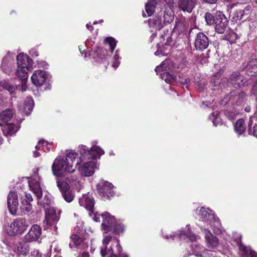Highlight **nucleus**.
<instances>
[{"label": "nucleus", "mask_w": 257, "mask_h": 257, "mask_svg": "<svg viewBox=\"0 0 257 257\" xmlns=\"http://www.w3.org/2000/svg\"><path fill=\"white\" fill-rule=\"evenodd\" d=\"M156 4L157 3L155 0H151L146 4V13L144 12L143 13V16L144 17H149L154 13Z\"/></svg>", "instance_id": "obj_28"}, {"label": "nucleus", "mask_w": 257, "mask_h": 257, "mask_svg": "<svg viewBox=\"0 0 257 257\" xmlns=\"http://www.w3.org/2000/svg\"><path fill=\"white\" fill-rule=\"evenodd\" d=\"M70 239L71 242L69 243V246L71 248L75 246L80 249H84L88 247L83 238L80 237L77 234H72L70 236Z\"/></svg>", "instance_id": "obj_19"}, {"label": "nucleus", "mask_w": 257, "mask_h": 257, "mask_svg": "<svg viewBox=\"0 0 257 257\" xmlns=\"http://www.w3.org/2000/svg\"><path fill=\"white\" fill-rule=\"evenodd\" d=\"M119 57L117 54H115L114 56V61L113 62L112 66L113 68L116 69L119 66L120 62L119 61Z\"/></svg>", "instance_id": "obj_49"}, {"label": "nucleus", "mask_w": 257, "mask_h": 257, "mask_svg": "<svg viewBox=\"0 0 257 257\" xmlns=\"http://www.w3.org/2000/svg\"><path fill=\"white\" fill-rule=\"evenodd\" d=\"M219 77V73H216L212 77L211 80V82L212 84H214V86H217L218 84L219 88L220 89L224 88L227 85L228 79L227 78H222L219 83H218L217 80L218 78Z\"/></svg>", "instance_id": "obj_31"}, {"label": "nucleus", "mask_w": 257, "mask_h": 257, "mask_svg": "<svg viewBox=\"0 0 257 257\" xmlns=\"http://www.w3.org/2000/svg\"><path fill=\"white\" fill-rule=\"evenodd\" d=\"M189 28V24L184 20H180L176 22L174 31H178L179 34L184 33L187 31Z\"/></svg>", "instance_id": "obj_32"}, {"label": "nucleus", "mask_w": 257, "mask_h": 257, "mask_svg": "<svg viewBox=\"0 0 257 257\" xmlns=\"http://www.w3.org/2000/svg\"><path fill=\"white\" fill-rule=\"evenodd\" d=\"M167 4L171 5L174 3V0H164Z\"/></svg>", "instance_id": "obj_63"}, {"label": "nucleus", "mask_w": 257, "mask_h": 257, "mask_svg": "<svg viewBox=\"0 0 257 257\" xmlns=\"http://www.w3.org/2000/svg\"><path fill=\"white\" fill-rule=\"evenodd\" d=\"M197 0H179L178 8L180 10L188 13H191L195 7Z\"/></svg>", "instance_id": "obj_20"}, {"label": "nucleus", "mask_w": 257, "mask_h": 257, "mask_svg": "<svg viewBox=\"0 0 257 257\" xmlns=\"http://www.w3.org/2000/svg\"><path fill=\"white\" fill-rule=\"evenodd\" d=\"M216 252L211 250L204 249L202 253H199L197 252L195 256L197 257H215Z\"/></svg>", "instance_id": "obj_42"}, {"label": "nucleus", "mask_w": 257, "mask_h": 257, "mask_svg": "<svg viewBox=\"0 0 257 257\" xmlns=\"http://www.w3.org/2000/svg\"><path fill=\"white\" fill-rule=\"evenodd\" d=\"M28 223L26 219L23 218H19L14 221L9 229L8 234L12 236L22 233L28 227Z\"/></svg>", "instance_id": "obj_4"}, {"label": "nucleus", "mask_w": 257, "mask_h": 257, "mask_svg": "<svg viewBox=\"0 0 257 257\" xmlns=\"http://www.w3.org/2000/svg\"><path fill=\"white\" fill-rule=\"evenodd\" d=\"M251 7L249 5L246 6L243 10L245 11V14H248L251 11Z\"/></svg>", "instance_id": "obj_55"}, {"label": "nucleus", "mask_w": 257, "mask_h": 257, "mask_svg": "<svg viewBox=\"0 0 257 257\" xmlns=\"http://www.w3.org/2000/svg\"><path fill=\"white\" fill-rule=\"evenodd\" d=\"M34 105V101L32 97H28L26 98L24 103V112L27 115L29 114L32 110Z\"/></svg>", "instance_id": "obj_34"}, {"label": "nucleus", "mask_w": 257, "mask_h": 257, "mask_svg": "<svg viewBox=\"0 0 257 257\" xmlns=\"http://www.w3.org/2000/svg\"><path fill=\"white\" fill-rule=\"evenodd\" d=\"M228 20L225 16L222 13L219 19L216 21L214 25L215 30L218 34H223L228 25Z\"/></svg>", "instance_id": "obj_22"}, {"label": "nucleus", "mask_w": 257, "mask_h": 257, "mask_svg": "<svg viewBox=\"0 0 257 257\" xmlns=\"http://www.w3.org/2000/svg\"><path fill=\"white\" fill-rule=\"evenodd\" d=\"M33 156L35 158L38 157L40 156V153L37 151H35L33 153Z\"/></svg>", "instance_id": "obj_61"}, {"label": "nucleus", "mask_w": 257, "mask_h": 257, "mask_svg": "<svg viewBox=\"0 0 257 257\" xmlns=\"http://www.w3.org/2000/svg\"><path fill=\"white\" fill-rule=\"evenodd\" d=\"M2 69L3 72L6 74H9L12 71L13 66L11 64H9L8 56L4 57L2 59Z\"/></svg>", "instance_id": "obj_37"}, {"label": "nucleus", "mask_w": 257, "mask_h": 257, "mask_svg": "<svg viewBox=\"0 0 257 257\" xmlns=\"http://www.w3.org/2000/svg\"><path fill=\"white\" fill-rule=\"evenodd\" d=\"M116 247L117 248V249H118V251L119 252H121V250H122V248H121V247L120 246L118 241L116 240Z\"/></svg>", "instance_id": "obj_57"}, {"label": "nucleus", "mask_w": 257, "mask_h": 257, "mask_svg": "<svg viewBox=\"0 0 257 257\" xmlns=\"http://www.w3.org/2000/svg\"><path fill=\"white\" fill-rule=\"evenodd\" d=\"M124 229V226L121 223H117L116 222L112 228L111 231H113L116 234H119Z\"/></svg>", "instance_id": "obj_47"}, {"label": "nucleus", "mask_w": 257, "mask_h": 257, "mask_svg": "<svg viewBox=\"0 0 257 257\" xmlns=\"http://www.w3.org/2000/svg\"><path fill=\"white\" fill-rule=\"evenodd\" d=\"M29 257H42V254L37 249H34L31 252Z\"/></svg>", "instance_id": "obj_51"}, {"label": "nucleus", "mask_w": 257, "mask_h": 257, "mask_svg": "<svg viewBox=\"0 0 257 257\" xmlns=\"http://www.w3.org/2000/svg\"><path fill=\"white\" fill-rule=\"evenodd\" d=\"M108 255V257H116V255L113 254L112 247L110 246V248L106 250V255Z\"/></svg>", "instance_id": "obj_53"}, {"label": "nucleus", "mask_w": 257, "mask_h": 257, "mask_svg": "<svg viewBox=\"0 0 257 257\" xmlns=\"http://www.w3.org/2000/svg\"><path fill=\"white\" fill-rule=\"evenodd\" d=\"M113 186L108 182H102L99 184L98 192L99 195L104 199H108L114 195L112 190Z\"/></svg>", "instance_id": "obj_15"}, {"label": "nucleus", "mask_w": 257, "mask_h": 257, "mask_svg": "<svg viewBox=\"0 0 257 257\" xmlns=\"http://www.w3.org/2000/svg\"><path fill=\"white\" fill-rule=\"evenodd\" d=\"M46 78V72L41 70L35 71L31 76L32 83L37 86L43 85L45 83Z\"/></svg>", "instance_id": "obj_18"}, {"label": "nucleus", "mask_w": 257, "mask_h": 257, "mask_svg": "<svg viewBox=\"0 0 257 257\" xmlns=\"http://www.w3.org/2000/svg\"><path fill=\"white\" fill-rule=\"evenodd\" d=\"M239 111L238 110L234 109V110L229 111L228 110H225L224 111V115L230 120H234L237 114H238Z\"/></svg>", "instance_id": "obj_40"}, {"label": "nucleus", "mask_w": 257, "mask_h": 257, "mask_svg": "<svg viewBox=\"0 0 257 257\" xmlns=\"http://www.w3.org/2000/svg\"><path fill=\"white\" fill-rule=\"evenodd\" d=\"M202 2L210 4H215L217 0H201Z\"/></svg>", "instance_id": "obj_56"}, {"label": "nucleus", "mask_w": 257, "mask_h": 257, "mask_svg": "<svg viewBox=\"0 0 257 257\" xmlns=\"http://www.w3.org/2000/svg\"><path fill=\"white\" fill-rule=\"evenodd\" d=\"M149 25L150 27L160 30L165 25L162 18L159 16V13L152 19L149 20Z\"/></svg>", "instance_id": "obj_25"}, {"label": "nucleus", "mask_w": 257, "mask_h": 257, "mask_svg": "<svg viewBox=\"0 0 257 257\" xmlns=\"http://www.w3.org/2000/svg\"><path fill=\"white\" fill-rule=\"evenodd\" d=\"M75 162H76L77 160ZM83 162L80 163L78 165H76V163L75 166L73 165L75 169L78 166V170L81 175L87 177L91 176L93 174L95 168L96 167L95 162L92 161H88L85 163H83Z\"/></svg>", "instance_id": "obj_8"}, {"label": "nucleus", "mask_w": 257, "mask_h": 257, "mask_svg": "<svg viewBox=\"0 0 257 257\" xmlns=\"http://www.w3.org/2000/svg\"><path fill=\"white\" fill-rule=\"evenodd\" d=\"M104 154V151L96 145L88 149L86 146L81 145L79 147L78 153L71 151L67 153L65 158L57 157L52 165L53 174L56 177H60L65 173H72L75 171L73 163L76 160V165L89 159L99 158Z\"/></svg>", "instance_id": "obj_1"}, {"label": "nucleus", "mask_w": 257, "mask_h": 257, "mask_svg": "<svg viewBox=\"0 0 257 257\" xmlns=\"http://www.w3.org/2000/svg\"><path fill=\"white\" fill-rule=\"evenodd\" d=\"M2 87L7 90L10 93H13L17 88V86L16 85H14L11 84L8 81H4L1 83Z\"/></svg>", "instance_id": "obj_44"}, {"label": "nucleus", "mask_w": 257, "mask_h": 257, "mask_svg": "<svg viewBox=\"0 0 257 257\" xmlns=\"http://www.w3.org/2000/svg\"><path fill=\"white\" fill-rule=\"evenodd\" d=\"M49 202L50 200L48 199H47L45 202L39 200L38 204L43 206L44 208L46 218L48 221H58L59 220V217L56 215L55 209L50 207Z\"/></svg>", "instance_id": "obj_10"}, {"label": "nucleus", "mask_w": 257, "mask_h": 257, "mask_svg": "<svg viewBox=\"0 0 257 257\" xmlns=\"http://www.w3.org/2000/svg\"><path fill=\"white\" fill-rule=\"evenodd\" d=\"M169 69L168 61H164L160 65L156 67L155 71L157 73H160V77L167 83H173L177 80L176 76L167 72Z\"/></svg>", "instance_id": "obj_5"}, {"label": "nucleus", "mask_w": 257, "mask_h": 257, "mask_svg": "<svg viewBox=\"0 0 257 257\" xmlns=\"http://www.w3.org/2000/svg\"><path fill=\"white\" fill-rule=\"evenodd\" d=\"M209 39L208 37L203 33H198L195 39V47L196 50L202 51L206 49L209 45Z\"/></svg>", "instance_id": "obj_14"}, {"label": "nucleus", "mask_w": 257, "mask_h": 257, "mask_svg": "<svg viewBox=\"0 0 257 257\" xmlns=\"http://www.w3.org/2000/svg\"><path fill=\"white\" fill-rule=\"evenodd\" d=\"M159 16L162 18L165 25L172 23L174 19V13L170 7L161 10L159 13Z\"/></svg>", "instance_id": "obj_21"}, {"label": "nucleus", "mask_w": 257, "mask_h": 257, "mask_svg": "<svg viewBox=\"0 0 257 257\" xmlns=\"http://www.w3.org/2000/svg\"><path fill=\"white\" fill-rule=\"evenodd\" d=\"M187 227H188V228L186 231L180 230L179 231V233L176 234H170V235H166L165 238L168 239L169 238L174 237L181 240H184L185 241H187L188 239L192 242L197 241L199 238V237L196 236L194 234L191 232L188 225H187Z\"/></svg>", "instance_id": "obj_9"}, {"label": "nucleus", "mask_w": 257, "mask_h": 257, "mask_svg": "<svg viewBox=\"0 0 257 257\" xmlns=\"http://www.w3.org/2000/svg\"><path fill=\"white\" fill-rule=\"evenodd\" d=\"M236 133L240 136L243 135L245 131V125L243 119H238L234 125Z\"/></svg>", "instance_id": "obj_33"}, {"label": "nucleus", "mask_w": 257, "mask_h": 257, "mask_svg": "<svg viewBox=\"0 0 257 257\" xmlns=\"http://www.w3.org/2000/svg\"><path fill=\"white\" fill-rule=\"evenodd\" d=\"M249 61L247 63L246 67H250L254 65V61L256 60V56L253 54H250L249 57Z\"/></svg>", "instance_id": "obj_50"}, {"label": "nucleus", "mask_w": 257, "mask_h": 257, "mask_svg": "<svg viewBox=\"0 0 257 257\" xmlns=\"http://www.w3.org/2000/svg\"><path fill=\"white\" fill-rule=\"evenodd\" d=\"M3 134L6 136H12L18 131L17 126L13 123H6L2 127Z\"/></svg>", "instance_id": "obj_30"}, {"label": "nucleus", "mask_w": 257, "mask_h": 257, "mask_svg": "<svg viewBox=\"0 0 257 257\" xmlns=\"http://www.w3.org/2000/svg\"><path fill=\"white\" fill-rule=\"evenodd\" d=\"M172 41V40L171 37H168L165 44L167 45H170V44L171 43Z\"/></svg>", "instance_id": "obj_60"}, {"label": "nucleus", "mask_w": 257, "mask_h": 257, "mask_svg": "<svg viewBox=\"0 0 257 257\" xmlns=\"http://www.w3.org/2000/svg\"><path fill=\"white\" fill-rule=\"evenodd\" d=\"M197 212L200 217L202 221L211 224L212 221L215 222L214 214L212 211H208L204 207L197 209Z\"/></svg>", "instance_id": "obj_17"}, {"label": "nucleus", "mask_w": 257, "mask_h": 257, "mask_svg": "<svg viewBox=\"0 0 257 257\" xmlns=\"http://www.w3.org/2000/svg\"><path fill=\"white\" fill-rule=\"evenodd\" d=\"M62 195L64 200L68 203L71 202L74 198V194L71 191L64 192Z\"/></svg>", "instance_id": "obj_45"}, {"label": "nucleus", "mask_w": 257, "mask_h": 257, "mask_svg": "<svg viewBox=\"0 0 257 257\" xmlns=\"http://www.w3.org/2000/svg\"><path fill=\"white\" fill-rule=\"evenodd\" d=\"M79 204L81 206H84L85 208L90 211L89 215L92 217V219L96 222L100 221V218H101V214L97 213H93V207L94 205V201L93 198L88 195H83L79 199Z\"/></svg>", "instance_id": "obj_6"}, {"label": "nucleus", "mask_w": 257, "mask_h": 257, "mask_svg": "<svg viewBox=\"0 0 257 257\" xmlns=\"http://www.w3.org/2000/svg\"><path fill=\"white\" fill-rule=\"evenodd\" d=\"M238 246L240 251H242L243 257H257V253L251 250L249 247L243 245L241 243H238Z\"/></svg>", "instance_id": "obj_29"}, {"label": "nucleus", "mask_w": 257, "mask_h": 257, "mask_svg": "<svg viewBox=\"0 0 257 257\" xmlns=\"http://www.w3.org/2000/svg\"><path fill=\"white\" fill-rule=\"evenodd\" d=\"M105 45H108L111 52H112L116 47V42L112 37H107L105 39Z\"/></svg>", "instance_id": "obj_41"}, {"label": "nucleus", "mask_w": 257, "mask_h": 257, "mask_svg": "<svg viewBox=\"0 0 257 257\" xmlns=\"http://www.w3.org/2000/svg\"><path fill=\"white\" fill-rule=\"evenodd\" d=\"M21 208L25 213L26 212H29L32 209V205L30 202H28V201H23L22 202Z\"/></svg>", "instance_id": "obj_46"}, {"label": "nucleus", "mask_w": 257, "mask_h": 257, "mask_svg": "<svg viewBox=\"0 0 257 257\" xmlns=\"http://www.w3.org/2000/svg\"><path fill=\"white\" fill-rule=\"evenodd\" d=\"M229 82L235 88H240L248 85L246 78L238 72H233L230 76Z\"/></svg>", "instance_id": "obj_12"}, {"label": "nucleus", "mask_w": 257, "mask_h": 257, "mask_svg": "<svg viewBox=\"0 0 257 257\" xmlns=\"http://www.w3.org/2000/svg\"><path fill=\"white\" fill-rule=\"evenodd\" d=\"M248 134L257 138V117L256 116L250 117L248 122Z\"/></svg>", "instance_id": "obj_26"}, {"label": "nucleus", "mask_w": 257, "mask_h": 257, "mask_svg": "<svg viewBox=\"0 0 257 257\" xmlns=\"http://www.w3.org/2000/svg\"><path fill=\"white\" fill-rule=\"evenodd\" d=\"M82 257H89V253L88 252H83L82 254Z\"/></svg>", "instance_id": "obj_64"}, {"label": "nucleus", "mask_w": 257, "mask_h": 257, "mask_svg": "<svg viewBox=\"0 0 257 257\" xmlns=\"http://www.w3.org/2000/svg\"><path fill=\"white\" fill-rule=\"evenodd\" d=\"M245 15V11L242 10H238L236 13V17L238 20H241Z\"/></svg>", "instance_id": "obj_52"}, {"label": "nucleus", "mask_w": 257, "mask_h": 257, "mask_svg": "<svg viewBox=\"0 0 257 257\" xmlns=\"http://www.w3.org/2000/svg\"><path fill=\"white\" fill-rule=\"evenodd\" d=\"M57 184L62 194H63L64 192L70 191L69 185L67 182L64 181H58L57 182Z\"/></svg>", "instance_id": "obj_43"}, {"label": "nucleus", "mask_w": 257, "mask_h": 257, "mask_svg": "<svg viewBox=\"0 0 257 257\" xmlns=\"http://www.w3.org/2000/svg\"><path fill=\"white\" fill-rule=\"evenodd\" d=\"M112 237L110 235H106L104 236V239L102 240V246L101 247L100 253L102 257L106 256V250L107 249V245L111 241Z\"/></svg>", "instance_id": "obj_35"}, {"label": "nucleus", "mask_w": 257, "mask_h": 257, "mask_svg": "<svg viewBox=\"0 0 257 257\" xmlns=\"http://www.w3.org/2000/svg\"><path fill=\"white\" fill-rule=\"evenodd\" d=\"M17 69L16 76L22 81V90H26V83L28 79V71L32 65V60L27 55L20 54L17 57Z\"/></svg>", "instance_id": "obj_2"}, {"label": "nucleus", "mask_w": 257, "mask_h": 257, "mask_svg": "<svg viewBox=\"0 0 257 257\" xmlns=\"http://www.w3.org/2000/svg\"><path fill=\"white\" fill-rule=\"evenodd\" d=\"M116 247L117 248V249H118V251L119 252H121V250H122V248H121V247L120 246L118 241L116 240Z\"/></svg>", "instance_id": "obj_58"}, {"label": "nucleus", "mask_w": 257, "mask_h": 257, "mask_svg": "<svg viewBox=\"0 0 257 257\" xmlns=\"http://www.w3.org/2000/svg\"><path fill=\"white\" fill-rule=\"evenodd\" d=\"M68 181L70 182V183H72L74 185H76L77 183H79V182L78 181V179L76 177L75 179L70 178L68 180Z\"/></svg>", "instance_id": "obj_54"}, {"label": "nucleus", "mask_w": 257, "mask_h": 257, "mask_svg": "<svg viewBox=\"0 0 257 257\" xmlns=\"http://www.w3.org/2000/svg\"><path fill=\"white\" fill-rule=\"evenodd\" d=\"M51 145L46 141L41 140L38 143V144L36 146L37 150H40L41 148L44 150L45 151H49L50 150Z\"/></svg>", "instance_id": "obj_39"}, {"label": "nucleus", "mask_w": 257, "mask_h": 257, "mask_svg": "<svg viewBox=\"0 0 257 257\" xmlns=\"http://www.w3.org/2000/svg\"><path fill=\"white\" fill-rule=\"evenodd\" d=\"M13 117V112L11 109H7L0 114V119L4 123H8Z\"/></svg>", "instance_id": "obj_36"}, {"label": "nucleus", "mask_w": 257, "mask_h": 257, "mask_svg": "<svg viewBox=\"0 0 257 257\" xmlns=\"http://www.w3.org/2000/svg\"><path fill=\"white\" fill-rule=\"evenodd\" d=\"M101 216L102 219L101 226L102 229L104 231V233L111 231L114 225L116 222L114 217L110 215L108 212L101 214Z\"/></svg>", "instance_id": "obj_13"}, {"label": "nucleus", "mask_w": 257, "mask_h": 257, "mask_svg": "<svg viewBox=\"0 0 257 257\" xmlns=\"http://www.w3.org/2000/svg\"><path fill=\"white\" fill-rule=\"evenodd\" d=\"M222 12L217 11L216 12H207L205 14L204 18L208 25H213L216 23V21L219 19Z\"/></svg>", "instance_id": "obj_23"}, {"label": "nucleus", "mask_w": 257, "mask_h": 257, "mask_svg": "<svg viewBox=\"0 0 257 257\" xmlns=\"http://www.w3.org/2000/svg\"><path fill=\"white\" fill-rule=\"evenodd\" d=\"M39 169L37 168L33 175V178L29 181V184L31 189L36 195L38 200H40L42 195V191L40 188V178L38 175Z\"/></svg>", "instance_id": "obj_11"}, {"label": "nucleus", "mask_w": 257, "mask_h": 257, "mask_svg": "<svg viewBox=\"0 0 257 257\" xmlns=\"http://www.w3.org/2000/svg\"><path fill=\"white\" fill-rule=\"evenodd\" d=\"M26 198L29 201L28 202L33 201V198H32V197L31 194H27L26 195Z\"/></svg>", "instance_id": "obj_59"}, {"label": "nucleus", "mask_w": 257, "mask_h": 257, "mask_svg": "<svg viewBox=\"0 0 257 257\" xmlns=\"http://www.w3.org/2000/svg\"><path fill=\"white\" fill-rule=\"evenodd\" d=\"M14 251L17 254L18 257H27L29 252V247L25 244L19 243L17 244Z\"/></svg>", "instance_id": "obj_27"}, {"label": "nucleus", "mask_w": 257, "mask_h": 257, "mask_svg": "<svg viewBox=\"0 0 257 257\" xmlns=\"http://www.w3.org/2000/svg\"><path fill=\"white\" fill-rule=\"evenodd\" d=\"M204 234L208 247L215 248L218 244V239L207 229H204Z\"/></svg>", "instance_id": "obj_24"}, {"label": "nucleus", "mask_w": 257, "mask_h": 257, "mask_svg": "<svg viewBox=\"0 0 257 257\" xmlns=\"http://www.w3.org/2000/svg\"><path fill=\"white\" fill-rule=\"evenodd\" d=\"M247 101V95L244 91H237L233 90L227 94L222 100V103L230 104L234 109L240 111L242 109Z\"/></svg>", "instance_id": "obj_3"}, {"label": "nucleus", "mask_w": 257, "mask_h": 257, "mask_svg": "<svg viewBox=\"0 0 257 257\" xmlns=\"http://www.w3.org/2000/svg\"><path fill=\"white\" fill-rule=\"evenodd\" d=\"M244 110L246 111V112H249L251 110V107L249 105H247L245 107V108H244Z\"/></svg>", "instance_id": "obj_62"}, {"label": "nucleus", "mask_w": 257, "mask_h": 257, "mask_svg": "<svg viewBox=\"0 0 257 257\" xmlns=\"http://www.w3.org/2000/svg\"><path fill=\"white\" fill-rule=\"evenodd\" d=\"M42 228L37 225H33L30 229L29 232L25 235L24 241L26 243L33 241L40 242L41 239Z\"/></svg>", "instance_id": "obj_7"}, {"label": "nucleus", "mask_w": 257, "mask_h": 257, "mask_svg": "<svg viewBox=\"0 0 257 257\" xmlns=\"http://www.w3.org/2000/svg\"><path fill=\"white\" fill-rule=\"evenodd\" d=\"M8 207L12 214H15L18 208V195L15 192L11 191L7 198Z\"/></svg>", "instance_id": "obj_16"}, {"label": "nucleus", "mask_w": 257, "mask_h": 257, "mask_svg": "<svg viewBox=\"0 0 257 257\" xmlns=\"http://www.w3.org/2000/svg\"><path fill=\"white\" fill-rule=\"evenodd\" d=\"M191 247L195 255L197 253V252L199 253H202L203 252V251L201 250L202 246L197 242L193 243L191 245Z\"/></svg>", "instance_id": "obj_48"}, {"label": "nucleus", "mask_w": 257, "mask_h": 257, "mask_svg": "<svg viewBox=\"0 0 257 257\" xmlns=\"http://www.w3.org/2000/svg\"><path fill=\"white\" fill-rule=\"evenodd\" d=\"M209 119L212 121L213 125L215 126L222 124L221 119L219 116L217 112H214L211 113L209 116Z\"/></svg>", "instance_id": "obj_38"}]
</instances>
